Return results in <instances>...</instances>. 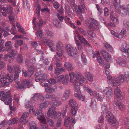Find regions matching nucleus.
<instances>
[{
	"label": "nucleus",
	"instance_id": "nucleus-1",
	"mask_svg": "<svg viewBox=\"0 0 129 129\" xmlns=\"http://www.w3.org/2000/svg\"><path fill=\"white\" fill-rule=\"evenodd\" d=\"M102 110L104 112H106V115L107 120L110 124L115 127H117L118 123L114 115L109 111L106 112L108 108L106 107L103 105L102 107Z\"/></svg>",
	"mask_w": 129,
	"mask_h": 129
},
{
	"label": "nucleus",
	"instance_id": "nucleus-2",
	"mask_svg": "<svg viewBox=\"0 0 129 129\" xmlns=\"http://www.w3.org/2000/svg\"><path fill=\"white\" fill-rule=\"evenodd\" d=\"M121 1L120 0H114L113 5L116 9H119L121 13L123 16H125L128 12L129 16V4L127 6L125 7L123 6L120 5Z\"/></svg>",
	"mask_w": 129,
	"mask_h": 129
},
{
	"label": "nucleus",
	"instance_id": "nucleus-3",
	"mask_svg": "<svg viewBox=\"0 0 129 129\" xmlns=\"http://www.w3.org/2000/svg\"><path fill=\"white\" fill-rule=\"evenodd\" d=\"M70 77V81L71 80L74 82L75 81H82L83 82L86 83L87 80L86 79L82 76L81 73L80 72H72L69 73Z\"/></svg>",
	"mask_w": 129,
	"mask_h": 129
},
{
	"label": "nucleus",
	"instance_id": "nucleus-4",
	"mask_svg": "<svg viewBox=\"0 0 129 129\" xmlns=\"http://www.w3.org/2000/svg\"><path fill=\"white\" fill-rule=\"evenodd\" d=\"M84 89L86 90L92 96H95L98 101L101 102L103 100V98H104V96H101L98 93L95 91H92L91 89L88 87H84Z\"/></svg>",
	"mask_w": 129,
	"mask_h": 129
},
{
	"label": "nucleus",
	"instance_id": "nucleus-5",
	"mask_svg": "<svg viewBox=\"0 0 129 129\" xmlns=\"http://www.w3.org/2000/svg\"><path fill=\"white\" fill-rule=\"evenodd\" d=\"M56 49L57 51L56 52V55H55L54 58L56 61H59L61 60V57L62 55V47L59 43H58L56 45Z\"/></svg>",
	"mask_w": 129,
	"mask_h": 129
},
{
	"label": "nucleus",
	"instance_id": "nucleus-6",
	"mask_svg": "<svg viewBox=\"0 0 129 129\" xmlns=\"http://www.w3.org/2000/svg\"><path fill=\"white\" fill-rule=\"evenodd\" d=\"M42 108L39 107L35 111H34V114L37 116V118L40 122L45 124L46 123L45 119L42 113Z\"/></svg>",
	"mask_w": 129,
	"mask_h": 129
},
{
	"label": "nucleus",
	"instance_id": "nucleus-7",
	"mask_svg": "<svg viewBox=\"0 0 129 129\" xmlns=\"http://www.w3.org/2000/svg\"><path fill=\"white\" fill-rule=\"evenodd\" d=\"M69 105L72 106L71 112L73 116H75L76 114L77 104L76 102L74 100L71 99L69 101Z\"/></svg>",
	"mask_w": 129,
	"mask_h": 129
},
{
	"label": "nucleus",
	"instance_id": "nucleus-8",
	"mask_svg": "<svg viewBox=\"0 0 129 129\" xmlns=\"http://www.w3.org/2000/svg\"><path fill=\"white\" fill-rule=\"evenodd\" d=\"M18 73H15L14 74V79L13 77L9 75V74H7L5 76V78L6 79L7 82L9 83V84L10 83H12L13 81V80L14 79V81L16 82V83L18 82L19 80Z\"/></svg>",
	"mask_w": 129,
	"mask_h": 129
},
{
	"label": "nucleus",
	"instance_id": "nucleus-9",
	"mask_svg": "<svg viewBox=\"0 0 129 129\" xmlns=\"http://www.w3.org/2000/svg\"><path fill=\"white\" fill-rule=\"evenodd\" d=\"M56 108L52 107L50 108L47 113V115L49 117L56 119L57 116L56 112L55 110Z\"/></svg>",
	"mask_w": 129,
	"mask_h": 129
},
{
	"label": "nucleus",
	"instance_id": "nucleus-10",
	"mask_svg": "<svg viewBox=\"0 0 129 129\" xmlns=\"http://www.w3.org/2000/svg\"><path fill=\"white\" fill-rule=\"evenodd\" d=\"M111 34L118 39H121L123 37H124L126 36V31L123 28L121 30L119 34L115 32L113 30L111 31Z\"/></svg>",
	"mask_w": 129,
	"mask_h": 129
},
{
	"label": "nucleus",
	"instance_id": "nucleus-11",
	"mask_svg": "<svg viewBox=\"0 0 129 129\" xmlns=\"http://www.w3.org/2000/svg\"><path fill=\"white\" fill-rule=\"evenodd\" d=\"M29 56H27L25 60V63L26 65L30 69L33 70L34 69L33 64L35 62L36 60L35 57H32L31 59V61L33 60V61L30 62L29 59Z\"/></svg>",
	"mask_w": 129,
	"mask_h": 129
},
{
	"label": "nucleus",
	"instance_id": "nucleus-12",
	"mask_svg": "<svg viewBox=\"0 0 129 129\" xmlns=\"http://www.w3.org/2000/svg\"><path fill=\"white\" fill-rule=\"evenodd\" d=\"M75 122V120L73 119L71 117H69L67 119L65 120L64 124L65 126L66 127L68 126L69 124V127L71 129L73 127V124H74Z\"/></svg>",
	"mask_w": 129,
	"mask_h": 129
},
{
	"label": "nucleus",
	"instance_id": "nucleus-13",
	"mask_svg": "<svg viewBox=\"0 0 129 129\" xmlns=\"http://www.w3.org/2000/svg\"><path fill=\"white\" fill-rule=\"evenodd\" d=\"M67 52L68 54L72 57L73 55L76 53V48H73L69 44L66 46Z\"/></svg>",
	"mask_w": 129,
	"mask_h": 129
},
{
	"label": "nucleus",
	"instance_id": "nucleus-14",
	"mask_svg": "<svg viewBox=\"0 0 129 129\" xmlns=\"http://www.w3.org/2000/svg\"><path fill=\"white\" fill-rule=\"evenodd\" d=\"M91 22L89 25V27L91 29L92 31H93L94 29H97L99 27L98 22L93 19H91Z\"/></svg>",
	"mask_w": 129,
	"mask_h": 129
},
{
	"label": "nucleus",
	"instance_id": "nucleus-15",
	"mask_svg": "<svg viewBox=\"0 0 129 129\" xmlns=\"http://www.w3.org/2000/svg\"><path fill=\"white\" fill-rule=\"evenodd\" d=\"M28 116V112H25L21 116L20 119V122L23 125H25L27 123L28 121L27 117Z\"/></svg>",
	"mask_w": 129,
	"mask_h": 129
},
{
	"label": "nucleus",
	"instance_id": "nucleus-16",
	"mask_svg": "<svg viewBox=\"0 0 129 129\" xmlns=\"http://www.w3.org/2000/svg\"><path fill=\"white\" fill-rule=\"evenodd\" d=\"M103 91L105 93L106 97L108 99L110 98L113 94L112 88L111 87L105 88L103 90Z\"/></svg>",
	"mask_w": 129,
	"mask_h": 129
},
{
	"label": "nucleus",
	"instance_id": "nucleus-17",
	"mask_svg": "<svg viewBox=\"0 0 129 129\" xmlns=\"http://www.w3.org/2000/svg\"><path fill=\"white\" fill-rule=\"evenodd\" d=\"M35 77L36 78L40 77V79H41V81H44L47 78L46 74L43 73L42 71L36 73L35 75Z\"/></svg>",
	"mask_w": 129,
	"mask_h": 129
},
{
	"label": "nucleus",
	"instance_id": "nucleus-18",
	"mask_svg": "<svg viewBox=\"0 0 129 129\" xmlns=\"http://www.w3.org/2000/svg\"><path fill=\"white\" fill-rule=\"evenodd\" d=\"M0 82H1V86L3 87L9 85V83L7 82L6 79L3 75H1L0 74Z\"/></svg>",
	"mask_w": 129,
	"mask_h": 129
},
{
	"label": "nucleus",
	"instance_id": "nucleus-19",
	"mask_svg": "<svg viewBox=\"0 0 129 129\" xmlns=\"http://www.w3.org/2000/svg\"><path fill=\"white\" fill-rule=\"evenodd\" d=\"M71 81L70 82L73 83V86L75 87V90L77 92H79L80 91V85L81 84V83L79 81H75L74 82L71 80Z\"/></svg>",
	"mask_w": 129,
	"mask_h": 129
},
{
	"label": "nucleus",
	"instance_id": "nucleus-20",
	"mask_svg": "<svg viewBox=\"0 0 129 129\" xmlns=\"http://www.w3.org/2000/svg\"><path fill=\"white\" fill-rule=\"evenodd\" d=\"M8 92L7 97H6L5 100L4 101L6 105H10L12 102V99L11 97V95L10 93V91L9 90Z\"/></svg>",
	"mask_w": 129,
	"mask_h": 129
},
{
	"label": "nucleus",
	"instance_id": "nucleus-21",
	"mask_svg": "<svg viewBox=\"0 0 129 129\" xmlns=\"http://www.w3.org/2000/svg\"><path fill=\"white\" fill-rule=\"evenodd\" d=\"M45 98L47 99H51L53 101H57L60 98L58 96H55L54 94H49V93L46 94L45 95Z\"/></svg>",
	"mask_w": 129,
	"mask_h": 129
},
{
	"label": "nucleus",
	"instance_id": "nucleus-22",
	"mask_svg": "<svg viewBox=\"0 0 129 129\" xmlns=\"http://www.w3.org/2000/svg\"><path fill=\"white\" fill-rule=\"evenodd\" d=\"M33 70L29 69L27 72L25 69L22 70V73L24 76L26 77H30L33 73Z\"/></svg>",
	"mask_w": 129,
	"mask_h": 129
},
{
	"label": "nucleus",
	"instance_id": "nucleus-23",
	"mask_svg": "<svg viewBox=\"0 0 129 129\" xmlns=\"http://www.w3.org/2000/svg\"><path fill=\"white\" fill-rule=\"evenodd\" d=\"M78 37L82 45L85 46L87 45L88 47L90 46V45L83 37L80 36L79 35H78Z\"/></svg>",
	"mask_w": 129,
	"mask_h": 129
},
{
	"label": "nucleus",
	"instance_id": "nucleus-24",
	"mask_svg": "<svg viewBox=\"0 0 129 129\" xmlns=\"http://www.w3.org/2000/svg\"><path fill=\"white\" fill-rule=\"evenodd\" d=\"M115 104L118 108L121 110H123L124 109V107L122 104L121 103V101L120 98H118L116 100Z\"/></svg>",
	"mask_w": 129,
	"mask_h": 129
},
{
	"label": "nucleus",
	"instance_id": "nucleus-25",
	"mask_svg": "<svg viewBox=\"0 0 129 129\" xmlns=\"http://www.w3.org/2000/svg\"><path fill=\"white\" fill-rule=\"evenodd\" d=\"M70 90L69 89H66L64 93L63 94L61 98L62 101H63L68 98L70 93Z\"/></svg>",
	"mask_w": 129,
	"mask_h": 129
},
{
	"label": "nucleus",
	"instance_id": "nucleus-26",
	"mask_svg": "<svg viewBox=\"0 0 129 129\" xmlns=\"http://www.w3.org/2000/svg\"><path fill=\"white\" fill-rule=\"evenodd\" d=\"M100 53L103 57L106 60L111 57V55L105 50H102L101 51Z\"/></svg>",
	"mask_w": 129,
	"mask_h": 129
},
{
	"label": "nucleus",
	"instance_id": "nucleus-27",
	"mask_svg": "<svg viewBox=\"0 0 129 129\" xmlns=\"http://www.w3.org/2000/svg\"><path fill=\"white\" fill-rule=\"evenodd\" d=\"M115 95L117 97V99L119 98L121 95V92L119 87H117L114 90Z\"/></svg>",
	"mask_w": 129,
	"mask_h": 129
},
{
	"label": "nucleus",
	"instance_id": "nucleus-28",
	"mask_svg": "<svg viewBox=\"0 0 129 129\" xmlns=\"http://www.w3.org/2000/svg\"><path fill=\"white\" fill-rule=\"evenodd\" d=\"M64 67L68 71H72L73 69V67L72 64L68 62H65Z\"/></svg>",
	"mask_w": 129,
	"mask_h": 129
},
{
	"label": "nucleus",
	"instance_id": "nucleus-29",
	"mask_svg": "<svg viewBox=\"0 0 129 129\" xmlns=\"http://www.w3.org/2000/svg\"><path fill=\"white\" fill-rule=\"evenodd\" d=\"M111 81V84L113 86H118L120 84L118 78L112 79Z\"/></svg>",
	"mask_w": 129,
	"mask_h": 129
},
{
	"label": "nucleus",
	"instance_id": "nucleus-30",
	"mask_svg": "<svg viewBox=\"0 0 129 129\" xmlns=\"http://www.w3.org/2000/svg\"><path fill=\"white\" fill-rule=\"evenodd\" d=\"M65 71V69L62 67H60L59 68H56L55 70V73L56 75H59L62 72Z\"/></svg>",
	"mask_w": 129,
	"mask_h": 129
},
{
	"label": "nucleus",
	"instance_id": "nucleus-31",
	"mask_svg": "<svg viewBox=\"0 0 129 129\" xmlns=\"http://www.w3.org/2000/svg\"><path fill=\"white\" fill-rule=\"evenodd\" d=\"M7 93H8V91L5 93L4 91H0V99L3 101H4L7 96Z\"/></svg>",
	"mask_w": 129,
	"mask_h": 129
},
{
	"label": "nucleus",
	"instance_id": "nucleus-32",
	"mask_svg": "<svg viewBox=\"0 0 129 129\" xmlns=\"http://www.w3.org/2000/svg\"><path fill=\"white\" fill-rule=\"evenodd\" d=\"M56 87H55V88H51L49 86L46 87L45 88V91L46 92H48L49 94L52 93L53 92L55 91L56 90Z\"/></svg>",
	"mask_w": 129,
	"mask_h": 129
},
{
	"label": "nucleus",
	"instance_id": "nucleus-33",
	"mask_svg": "<svg viewBox=\"0 0 129 129\" xmlns=\"http://www.w3.org/2000/svg\"><path fill=\"white\" fill-rule=\"evenodd\" d=\"M116 62L118 64L122 65V64H124L125 60V59L121 57H119L116 59Z\"/></svg>",
	"mask_w": 129,
	"mask_h": 129
},
{
	"label": "nucleus",
	"instance_id": "nucleus-34",
	"mask_svg": "<svg viewBox=\"0 0 129 129\" xmlns=\"http://www.w3.org/2000/svg\"><path fill=\"white\" fill-rule=\"evenodd\" d=\"M22 83L25 85V88L26 86H27V88H29L30 87L31 85V82L29 80L26 79H24L22 81Z\"/></svg>",
	"mask_w": 129,
	"mask_h": 129
},
{
	"label": "nucleus",
	"instance_id": "nucleus-35",
	"mask_svg": "<svg viewBox=\"0 0 129 129\" xmlns=\"http://www.w3.org/2000/svg\"><path fill=\"white\" fill-rule=\"evenodd\" d=\"M81 58L82 63L84 65H86L87 63V60L85 55L83 53L81 54Z\"/></svg>",
	"mask_w": 129,
	"mask_h": 129
},
{
	"label": "nucleus",
	"instance_id": "nucleus-36",
	"mask_svg": "<svg viewBox=\"0 0 129 129\" xmlns=\"http://www.w3.org/2000/svg\"><path fill=\"white\" fill-rule=\"evenodd\" d=\"M85 76L89 81H92L93 80V77L89 72H85Z\"/></svg>",
	"mask_w": 129,
	"mask_h": 129
},
{
	"label": "nucleus",
	"instance_id": "nucleus-37",
	"mask_svg": "<svg viewBox=\"0 0 129 129\" xmlns=\"http://www.w3.org/2000/svg\"><path fill=\"white\" fill-rule=\"evenodd\" d=\"M104 46L106 48L109 52H112L113 51L112 47L107 42L105 43L104 44Z\"/></svg>",
	"mask_w": 129,
	"mask_h": 129
},
{
	"label": "nucleus",
	"instance_id": "nucleus-38",
	"mask_svg": "<svg viewBox=\"0 0 129 129\" xmlns=\"http://www.w3.org/2000/svg\"><path fill=\"white\" fill-rule=\"evenodd\" d=\"M14 69L15 71L14 73H19L21 71V67L16 65H15L14 66Z\"/></svg>",
	"mask_w": 129,
	"mask_h": 129
},
{
	"label": "nucleus",
	"instance_id": "nucleus-39",
	"mask_svg": "<svg viewBox=\"0 0 129 129\" xmlns=\"http://www.w3.org/2000/svg\"><path fill=\"white\" fill-rule=\"evenodd\" d=\"M18 121V120L17 119L14 118L8 121V124H15L17 123Z\"/></svg>",
	"mask_w": 129,
	"mask_h": 129
},
{
	"label": "nucleus",
	"instance_id": "nucleus-40",
	"mask_svg": "<svg viewBox=\"0 0 129 129\" xmlns=\"http://www.w3.org/2000/svg\"><path fill=\"white\" fill-rule=\"evenodd\" d=\"M110 18L112 21L116 23L117 24L118 23V21L117 17H115V15L112 14H111L110 15Z\"/></svg>",
	"mask_w": 129,
	"mask_h": 129
},
{
	"label": "nucleus",
	"instance_id": "nucleus-41",
	"mask_svg": "<svg viewBox=\"0 0 129 129\" xmlns=\"http://www.w3.org/2000/svg\"><path fill=\"white\" fill-rule=\"evenodd\" d=\"M74 96L76 97V98L80 100L84 101L85 99V97L83 95L78 94L76 93L74 94Z\"/></svg>",
	"mask_w": 129,
	"mask_h": 129
},
{
	"label": "nucleus",
	"instance_id": "nucleus-42",
	"mask_svg": "<svg viewBox=\"0 0 129 129\" xmlns=\"http://www.w3.org/2000/svg\"><path fill=\"white\" fill-rule=\"evenodd\" d=\"M52 41L49 40L48 39H44L42 40L43 43L45 45H48V46H50L51 44V41Z\"/></svg>",
	"mask_w": 129,
	"mask_h": 129
},
{
	"label": "nucleus",
	"instance_id": "nucleus-43",
	"mask_svg": "<svg viewBox=\"0 0 129 129\" xmlns=\"http://www.w3.org/2000/svg\"><path fill=\"white\" fill-rule=\"evenodd\" d=\"M8 52L14 56H16L18 54L17 50L15 49H13L12 48L9 50H8Z\"/></svg>",
	"mask_w": 129,
	"mask_h": 129
},
{
	"label": "nucleus",
	"instance_id": "nucleus-44",
	"mask_svg": "<svg viewBox=\"0 0 129 129\" xmlns=\"http://www.w3.org/2000/svg\"><path fill=\"white\" fill-rule=\"evenodd\" d=\"M29 129H39V128L37 127L36 124L34 122H31L29 123Z\"/></svg>",
	"mask_w": 129,
	"mask_h": 129
},
{
	"label": "nucleus",
	"instance_id": "nucleus-45",
	"mask_svg": "<svg viewBox=\"0 0 129 129\" xmlns=\"http://www.w3.org/2000/svg\"><path fill=\"white\" fill-rule=\"evenodd\" d=\"M87 104L90 107H92L95 104V102L94 99H91V100L88 101L87 102Z\"/></svg>",
	"mask_w": 129,
	"mask_h": 129
},
{
	"label": "nucleus",
	"instance_id": "nucleus-46",
	"mask_svg": "<svg viewBox=\"0 0 129 129\" xmlns=\"http://www.w3.org/2000/svg\"><path fill=\"white\" fill-rule=\"evenodd\" d=\"M40 93H36L33 94V97H32V99L35 101H37L39 99L40 96Z\"/></svg>",
	"mask_w": 129,
	"mask_h": 129
},
{
	"label": "nucleus",
	"instance_id": "nucleus-47",
	"mask_svg": "<svg viewBox=\"0 0 129 129\" xmlns=\"http://www.w3.org/2000/svg\"><path fill=\"white\" fill-rule=\"evenodd\" d=\"M16 61L18 63L20 64L22 63L23 61L22 56L20 55H18L17 57Z\"/></svg>",
	"mask_w": 129,
	"mask_h": 129
},
{
	"label": "nucleus",
	"instance_id": "nucleus-48",
	"mask_svg": "<svg viewBox=\"0 0 129 129\" xmlns=\"http://www.w3.org/2000/svg\"><path fill=\"white\" fill-rule=\"evenodd\" d=\"M16 83L17 85L18 88H19L21 90H23L25 88V85L22 83H22H21L19 82Z\"/></svg>",
	"mask_w": 129,
	"mask_h": 129
},
{
	"label": "nucleus",
	"instance_id": "nucleus-49",
	"mask_svg": "<svg viewBox=\"0 0 129 129\" xmlns=\"http://www.w3.org/2000/svg\"><path fill=\"white\" fill-rule=\"evenodd\" d=\"M119 81L120 82H124L125 81V78L124 76L122 74H120L119 75L118 78Z\"/></svg>",
	"mask_w": 129,
	"mask_h": 129
},
{
	"label": "nucleus",
	"instance_id": "nucleus-50",
	"mask_svg": "<svg viewBox=\"0 0 129 129\" xmlns=\"http://www.w3.org/2000/svg\"><path fill=\"white\" fill-rule=\"evenodd\" d=\"M11 41H9L6 43L5 46L7 48V50H9L12 48V47L11 45Z\"/></svg>",
	"mask_w": 129,
	"mask_h": 129
},
{
	"label": "nucleus",
	"instance_id": "nucleus-51",
	"mask_svg": "<svg viewBox=\"0 0 129 129\" xmlns=\"http://www.w3.org/2000/svg\"><path fill=\"white\" fill-rule=\"evenodd\" d=\"M77 29L81 34H82L84 36H86V32L81 27H78Z\"/></svg>",
	"mask_w": 129,
	"mask_h": 129
},
{
	"label": "nucleus",
	"instance_id": "nucleus-52",
	"mask_svg": "<svg viewBox=\"0 0 129 129\" xmlns=\"http://www.w3.org/2000/svg\"><path fill=\"white\" fill-rule=\"evenodd\" d=\"M120 50L122 52L127 54L129 53V46L128 47H126V48H121L120 49Z\"/></svg>",
	"mask_w": 129,
	"mask_h": 129
},
{
	"label": "nucleus",
	"instance_id": "nucleus-53",
	"mask_svg": "<svg viewBox=\"0 0 129 129\" xmlns=\"http://www.w3.org/2000/svg\"><path fill=\"white\" fill-rule=\"evenodd\" d=\"M7 9L6 12L8 14H9V13L10 14H12L13 10L12 8L10 5H7Z\"/></svg>",
	"mask_w": 129,
	"mask_h": 129
},
{
	"label": "nucleus",
	"instance_id": "nucleus-54",
	"mask_svg": "<svg viewBox=\"0 0 129 129\" xmlns=\"http://www.w3.org/2000/svg\"><path fill=\"white\" fill-rule=\"evenodd\" d=\"M51 44L50 46L49 47L50 48V49L52 51L54 52L56 50V49L55 48V46L54 45L53 43V41H51Z\"/></svg>",
	"mask_w": 129,
	"mask_h": 129
},
{
	"label": "nucleus",
	"instance_id": "nucleus-55",
	"mask_svg": "<svg viewBox=\"0 0 129 129\" xmlns=\"http://www.w3.org/2000/svg\"><path fill=\"white\" fill-rule=\"evenodd\" d=\"M97 60L99 64L101 65H102L104 64V60L100 56H97Z\"/></svg>",
	"mask_w": 129,
	"mask_h": 129
},
{
	"label": "nucleus",
	"instance_id": "nucleus-56",
	"mask_svg": "<svg viewBox=\"0 0 129 129\" xmlns=\"http://www.w3.org/2000/svg\"><path fill=\"white\" fill-rule=\"evenodd\" d=\"M52 5L54 8L56 9H58L60 6L59 4L56 1H55L53 3Z\"/></svg>",
	"mask_w": 129,
	"mask_h": 129
},
{
	"label": "nucleus",
	"instance_id": "nucleus-57",
	"mask_svg": "<svg viewBox=\"0 0 129 129\" xmlns=\"http://www.w3.org/2000/svg\"><path fill=\"white\" fill-rule=\"evenodd\" d=\"M7 123H8V121L6 120L3 121L0 123V129L2 128Z\"/></svg>",
	"mask_w": 129,
	"mask_h": 129
},
{
	"label": "nucleus",
	"instance_id": "nucleus-58",
	"mask_svg": "<svg viewBox=\"0 0 129 129\" xmlns=\"http://www.w3.org/2000/svg\"><path fill=\"white\" fill-rule=\"evenodd\" d=\"M60 22L57 19H54L53 20V23L54 26L56 27H58Z\"/></svg>",
	"mask_w": 129,
	"mask_h": 129
},
{
	"label": "nucleus",
	"instance_id": "nucleus-59",
	"mask_svg": "<svg viewBox=\"0 0 129 129\" xmlns=\"http://www.w3.org/2000/svg\"><path fill=\"white\" fill-rule=\"evenodd\" d=\"M34 25L35 26V28L36 30H38L39 29L42 27V25L38 23H35Z\"/></svg>",
	"mask_w": 129,
	"mask_h": 129
},
{
	"label": "nucleus",
	"instance_id": "nucleus-60",
	"mask_svg": "<svg viewBox=\"0 0 129 129\" xmlns=\"http://www.w3.org/2000/svg\"><path fill=\"white\" fill-rule=\"evenodd\" d=\"M124 124L126 128L129 127V119L126 118L124 120Z\"/></svg>",
	"mask_w": 129,
	"mask_h": 129
},
{
	"label": "nucleus",
	"instance_id": "nucleus-61",
	"mask_svg": "<svg viewBox=\"0 0 129 129\" xmlns=\"http://www.w3.org/2000/svg\"><path fill=\"white\" fill-rule=\"evenodd\" d=\"M36 33L37 36L39 38H41L43 36V35L42 30H40L38 31Z\"/></svg>",
	"mask_w": 129,
	"mask_h": 129
},
{
	"label": "nucleus",
	"instance_id": "nucleus-62",
	"mask_svg": "<svg viewBox=\"0 0 129 129\" xmlns=\"http://www.w3.org/2000/svg\"><path fill=\"white\" fill-rule=\"evenodd\" d=\"M56 75V76H55V77L56 78H57V80L58 82L61 81L64 77L63 75Z\"/></svg>",
	"mask_w": 129,
	"mask_h": 129
},
{
	"label": "nucleus",
	"instance_id": "nucleus-63",
	"mask_svg": "<svg viewBox=\"0 0 129 129\" xmlns=\"http://www.w3.org/2000/svg\"><path fill=\"white\" fill-rule=\"evenodd\" d=\"M8 70L9 72L10 73H13L15 72L14 68L13 69L12 67L10 65L8 66Z\"/></svg>",
	"mask_w": 129,
	"mask_h": 129
},
{
	"label": "nucleus",
	"instance_id": "nucleus-64",
	"mask_svg": "<svg viewBox=\"0 0 129 129\" xmlns=\"http://www.w3.org/2000/svg\"><path fill=\"white\" fill-rule=\"evenodd\" d=\"M46 35L47 36L52 37L54 35L52 31L48 30H46Z\"/></svg>",
	"mask_w": 129,
	"mask_h": 129
}]
</instances>
